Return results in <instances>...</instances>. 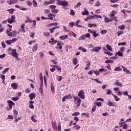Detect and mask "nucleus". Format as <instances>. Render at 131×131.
Returning a JSON list of instances; mask_svg holds the SVG:
<instances>
[{"instance_id": "nucleus-1", "label": "nucleus", "mask_w": 131, "mask_h": 131, "mask_svg": "<svg viewBox=\"0 0 131 131\" xmlns=\"http://www.w3.org/2000/svg\"><path fill=\"white\" fill-rule=\"evenodd\" d=\"M52 128L54 130L61 131V124L60 123L58 124L57 127V123L56 122H54V121H52Z\"/></svg>"}, {"instance_id": "nucleus-2", "label": "nucleus", "mask_w": 131, "mask_h": 131, "mask_svg": "<svg viewBox=\"0 0 131 131\" xmlns=\"http://www.w3.org/2000/svg\"><path fill=\"white\" fill-rule=\"evenodd\" d=\"M6 33L7 35V36H9L10 37H16L17 36V31L16 30L10 32L9 30H7L6 31Z\"/></svg>"}, {"instance_id": "nucleus-3", "label": "nucleus", "mask_w": 131, "mask_h": 131, "mask_svg": "<svg viewBox=\"0 0 131 131\" xmlns=\"http://www.w3.org/2000/svg\"><path fill=\"white\" fill-rule=\"evenodd\" d=\"M74 101L75 102V104H76V108L77 107H79L80 106V104L81 103V99H80L78 97H74Z\"/></svg>"}, {"instance_id": "nucleus-4", "label": "nucleus", "mask_w": 131, "mask_h": 131, "mask_svg": "<svg viewBox=\"0 0 131 131\" xmlns=\"http://www.w3.org/2000/svg\"><path fill=\"white\" fill-rule=\"evenodd\" d=\"M9 50H10V51H11V52L10 53V54H11V56H12V57H14V58H18V57L19 56V54H18V53H17L16 49H11L10 48H9Z\"/></svg>"}, {"instance_id": "nucleus-5", "label": "nucleus", "mask_w": 131, "mask_h": 131, "mask_svg": "<svg viewBox=\"0 0 131 131\" xmlns=\"http://www.w3.org/2000/svg\"><path fill=\"white\" fill-rule=\"evenodd\" d=\"M58 6H62L63 7H68L69 3L66 1H58L56 3Z\"/></svg>"}, {"instance_id": "nucleus-6", "label": "nucleus", "mask_w": 131, "mask_h": 131, "mask_svg": "<svg viewBox=\"0 0 131 131\" xmlns=\"http://www.w3.org/2000/svg\"><path fill=\"white\" fill-rule=\"evenodd\" d=\"M78 96L80 98V99H85V96L84 95V91L83 90H81L78 92Z\"/></svg>"}, {"instance_id": "nucleus-7", "label": "nucleus", "mask_w": 131, "mask_h": 131, "mask_svg": "<svg viewBox=\"0 0 131 131\" xmlns=\"http://www.w3.org/2000/svg\"><path fill=\"white\" fill-rule=\"evenodd\" d=\"M7 21L9 24H12L14 22H16V17L15 15H12L11 18L7 19Z\"/></svg>"}, {"instance_id": "nucleus-8", "label": "nucleus", "mask_w": 131, "mask_h": 131, "mask_svg": "<svg viewBox=\"0 0 131 131\" xmlns=\"http://www.w3.org/2000/svg\"><path fill=\"white\" fill-rule=\"evenodd\" d=\"M7 103L8 104V106L10 109L12 110V108H13V106H15V103H14V102L12 101L11 100H8ZM12 105L13 106H12Z\"/></svg>"}, {"instance_id": "nucleus-9", "label": "nucleus", "mask_w": 131, "mask_h": 131, "mask_svg": "<svg viewBox=\"0 0 131 131\" xmlns=\"http://www.w3.org/2000/svg\"><path fill=\"white\" fill-rule=\"evenodd\" d=\"M7 4H9L10 5L17 4L18 3V0H9L7 1Z\"/></svg>"}, {"instance_id": "nucleus-10", "label": "nucleus", "mask_w": 131, "mask_h": 131, "mask_svg": "<svg viewBox=\"0 0 131 131\" xmlns=\"http://www.w3.org/2000/svg\"><path fill=\"white\" fill-rule=\"evenodd\" d=\"M102 48L101 47H94L92 50H91V52H95V53H98L100 50H101Z\"/></svg>"}, {"instance_id": "nucleus-11", "label": "nucleus", "mask_w": 131, "mask_h": 131, "mask_svg": "<svg viewBox=\"0 0 131 131\" xmlns=\"http://www.w3.org/2000/svg\"><path fill=\"white\" fill-rule=\"evenodd\" d=\"M11 88H13V90H17L18 89V84L17 83H11Z\"/></svg>"}, {"instance_id": "nucleus-12", "label": "nucleus", "mask_w": 131, "mask_h": 131, "mask_svg": "<svg viewBox=\"0 0 131 131\" xmlns=\"http://www.w3.org/2000/svg\"><path fill=\"white\" fill-rule=\"evenodd\" d=\"M36 96L35 95V93H32L29 94V97L30 99V100H33L34 98H35Z\"/></svg>"}, {"instance_id": "nucleus-13", "label": "nucleus", "mask_w": 131, "mask_h": 131, "mask_svg": "<svg viewBox=\"0 0 131 131\" xmlns=\"http://www.w3.org/2000/svg\"><path fill=\"white\" fill-rule=\"evenodd\" d=\"M115 85H117L118 86H122V83L120 82L118 80H116V82L114 83Z\"/></svg>"}, {"instance_id": "nucleus-14", "label": "nucleus", "mask_w": 131, "mask_h": 131, "mask_svg": "<svg viewBox=\"0 0 131 131\" xmlns=\"http://www.w3.org/2000/svg\"><path fill=\"white\" fill-rule=\"evenodd\" d=\"M57 28H60V27L59 26L54 27L52 29H49L50 33H54V30H55V29H57Z\"/></svg>"}, {"instance_id": "nucleus-15", "label": "nucleus", "mask_w": 131, "mask_h": 131, "mask_svg": "<svg viewBox=\"0 0 131 131\" xmlns=\"http://www.w3.org/2000/svg\"><path fill=\"white\" fill-rule=\"evenodd\" d=\"M59 38H60V39H61L62 40H64V39H66L68 38V35H65L60 36L59 37Z\"/></svg>"}, {"instance_id": "nucleus-16", "label": "nucleus", "mask_w": 131, "mask_h": 131, "mask_svg": "<svg viewBox=\"0 0 131 131\" xmlns=\"http://www.w3.org/2000/svg\"><path fill=\"white\" fill-rule=\"evenodd\" d=\"M119 56V57H123V53L120 51H118V52H116L115 54V56Z\"/></svg>"}, {"instance_id": "nucleus-17", "label": "nucleus", "mask_w": 131, "mask_h": 131, "mask_svg": "<svg viewBox=\"0 0 131 131\" xmlns=\"http://www.w3.org/2000/svg\"><path fill=\"white\" fill-rule=\"evenodd\" d=\"M113 13L111 14L110 15V17H111V18H113V17H114V20H116V18L115 17V11H112Z\"/></svg>"}, {"instance_id": "nucleus-18", "label": "nucleus", "mask_w": 131, "mask_h": 131, "mask_svg": "<svg viewBox=\"0 0 131 131\" xmlns=\"http://www.w3.org/2000/svg\"><path fill=\"white\" fill-rule=\"evenodd\" d=\"M20 28L21 29V31H23V32H24V33H25L26 31H25V24H23V25H21L20 26Z\"/></svg>"}, {"instance_id": "nucleus-19", "label": "nucleus", "mask_w": 131, "mask_h": 131, "mask_svg": "<svg viewBox=\"0 0 131 131\" xmlns=\"http://www.w3.org/2000/svg\"><path fill=\"white\" fill-rule=\"evenodd\" d=\"M112 19H110L108 17H105L104 22L105 23H109V22H112Z\"/></svg>"}, {"instance_id": "nucleus-20", "label": "nucleus", "mask_w": 131, "mask_h": 131, "mask_svg": "<svg viewBox=\"0 0 131 131\" xmlns=\"http://www.w3.org/2000/svg\"><path fill=\"white\" fill-rule=\"evenodd\" d=\"M57 47H56V49H59V50H62V44L61 43H58L57 44Z\"/></svg>"}, {"instance_id": "nucleus-21", "label": "nucleus", "mask_w": 131, "mask_h": 131, "mask_svg": "<svg viewBox=\"0 0 131 131\" xmlns=\"http://www.w3.org/2000/svg\"><path fill=\"white\" fill-rule=\"evenodd\" d=\"M123 69V71L124 72H126V73H129L130 74H131V73L128 71V70H127V69L124 67H122Z\"/></svg>"}, {"instance_id": "nucleus-22", "label": "nucleus", "mask_w": 131, "mask_h": 131, "mask_svg": "<svg viewBox=\"0 0 131 131\" xmlns=\"http://www.w3.org/2000/svg\"><path fill=\"white\" fill-rule=\"evenodd\" d=\"M33 52H36L37 51V43L32 48Z\"/></svg>"}, {"instance_id": "nucleus-23", "label": "nucleus", "mask_w": 131, "mask_h": 131, "mask_svg": "<svg viewBox=\"0 0 131 131\" xmlns=\"http://www.w3.org/2000/svg\"><path fill=\"white\" fill-rule=\"evenodd\" d=\"M84 12H82V15L83 16H85V15H89V11L86 10V9H85Z\"/></svg>"}, {"instance_id": "nucleus-24", "label": "nucleus", "mask_w": 131, "mask_h": 131, "mask_svg": "<svg viewBox=\"0 0 131 131\" xmlns=\"http://www.w3.org/2000/svg\"><path fill=\"white\" fill-rule=\"evenodd\" d=\"M13 114L14 118H17V115H18V111H17L16 110H14Z\"/></svg>"}, {"instance_id": "nucleus-25", "label": "nucleus", "mask_w": 131, "mask_h": 131, "mask_svg": "<svg viewBox=\"0 0 131 131\" xmlns=\"http://www.w3.org/2000/svg\"><path fill=\"white\" fill-rule=\"evenodd\" d=\"M73 63L74 65H77L78 61H77V58H75L73 60Z\"/></svg>"}, {"instance_id": "nucleus-26", "label": "nucleus", "mask_w": 131, "mask_h": 131, "mask_svg": "<svg viewBox=\"0 0 131 131\" xmlns=\"http://www.w3.org/2000/svg\"><path fill=\"white\" fill-rule=\"evenodd\" d=\"M80 23V20H77L76 21V27H80V28H82V26L79 25V23Z\"/></svg>"}, {"instance_id": "nucleus-27", "label": "nucleus", "mask_w": 131, "mask_h": 131, "mask_svg": "<svg viewBox=\"0 0 131 131\" xmlns=\"http://www.w3.org/2000/svg\"><path fill=\"white\" fill-rule=\"evenodd\" d=\"M92 34H93L94 37H97V36H99V34L97 33L96 32V31H95V30L93 31Z\"/></svg>"}, {"instance_id": "nucleus-28", "label": "nucleus", "mask_w": 131, "mask_h": 131, "mask_svg": "<svg viewBox=\"0 0 131 131\" xmlns=\"http://www.w3.org/2000/svg\"><path fill=\"white\" fill-rule=\"evenodd\" d=\"M52 67H55L56 68H57V70H58V71H59V72H61L62 70L61 68H59L58 66L53 65Z\"/></svg>"}, {"instance_id": "nucleus-29", "label": "nucleus", "mask_w": 131, "mask_h": 131, "mask_svg": "<svg viewBox=\"0 0 131 131\" xmlns=\"http://www.w3.org/2000/svg\"><path fill=\"white\" fill-rule=\"evenodd\" d=\"M113 97L115 100V101H116V102H118V101L120 100V98H119L118 97V96H116V95H113Z\"/></svg>"}, {"instance_id": "nucleus-30", "label": "nucleus", "mask_w": 131, "mask_h": 131, "mask_svg": "<svg viewBox=\"0 0 131 131\" xmlns=\"http://www.w3.org/2000/svg\"><path fill=\"white\" fill-rule=\"evenodd\" d=\"M26 23H32V20L30 19L29 17L27 18V20H25Z\"/></svg>"}, {"instance_id": "nucleus-31", "label": "nucleus", "mask_w": 131, "mask_h": 131, "mask_svg": "<svg viewBox=\"0 0 131 131\" xmlns=\"http://www.w3.org/2000/svg\"><path fill=\"white\" fill-rule=\"evenodd\" d=\"M124 28H125V26H124V25H121L118 27V29H120V30H123Z\"/></svg>"}, {"instance_id": "nucleus-32", "label": "nucleus", "mask_w": 131, "mask_h": 131, "mask_svg": "<svg viewBox=\"0 0 131 131\" xmlns=\"http://www.w3.org/2000/svg\"><path fill=\"white\" fill-rule=\"evenodd\" d=\"M106 48L107 50H108V51L112 52V48H111V46H110V45H107L106 46Z\"/></svg>"}, {"instance_id": "nucleus-33", "label": "nucleus", "mask_w": 131, "mask_h": 131, "mask_svg": "<svg viewBox=\"0 0 131 131\" xmlns=\"http://www.w3.org/2000/svg\"><path fill=\"white\" fill-rule=\"evenodd\" d=\"M7 11L9 12V13L10 14H13V13H14V12H15V10L13 8H11V9L7 10Z\"/></svg>"}, {"instance_id": "nucleus-34", "label": "nucleus", "mask_w": 131, "mask_h": 131, "mask_svg": "<svg viewBox=\"0 0 131 131\" xmlns=\"http://www.w3.org/2000/svg\"><path fill=\"white\" fill-rule=\"evenodd\" d=\"M122 70V69L120 68V67H118L115 68L114 71H121Z\"/></svg>"}, {"instance_id": "nucleus-35", "label": "nucleus", "mask_w": 131, "mask_h": 131, "mask_svg": "<svg viewBox=\"0 0 131 131\" xmlns=\"http://www.w3.org/2000/svg\"><path fill=\"white\" fill-rule=\"evenodd\" d=\"M9 70H10V68H6V69L3 71V74H5L7 73V72H8V71H9Z\"/></svg>"}, {"instance_id": "nucleus-36", "label": "nucleus", "mask_w": 131, "mask_h": 131, "mask_svg": "<svg viewBox=\"0 0 131 131\" xmlns=\"http://www.w3.org/2000/svg\"><path fill=\"white\" fill-rule=\"evenodd\" d=\"M83 39H85V36L84 35L80 36L79 38V40H82Z\"/></svg>"}, {"instance_id": "nucleus-37", "label": "nucleus", "mask_w": 131, "mask_h": 131, "mask_svg": "<svg viewBox=\"0 0 131 131\" xmlns=\"http://www.w3.org/2000/svg\"><path fill=\"white\" fill-rule=\"evenodd\" d=\"M26 4L29 6V7H31V6H32V2L30 1H26Z\"/></svg>"}, {"instance_id": "nucleus-38", "label": "nucleus", "mask_w": 131, "mask_h": 131, "mask_svg": "<svg viewBox=\"0 0 131 131\" xmlns=\"http://www.w3.org/2000/svg\"><path fill=\"white\" fill-rule=\"evenodd\" d=\"M81 115H84L85 116H86V117H88V118L90 117V114L89 113H83L81 114Z\"/></svg>"}, {"instance_id": "nucleus-39", "label": "nucleus", "mask_w": 131, "mask_h": 131, "mask_svg": "<svg viewBox=\"0 0 131 131\" xmlns=\"http://www.w3.org/2000/svg\"><path fill=\"white\" fill-rule=\"evenodd\" d=\"M96 110H97V106L96 105H94L92 108V112L94 113Z\"/></svg>"}, {"instance_id": "nucleus-40", "label": "nucleus", "mask_w": 131, "mask_h": 131, "mask_svg": "<svg viewBox=\"0 0 131 131\" xmlns=\"http://www.w3.org/2000/svg\"><path fill=\"white\" fill-rule=\"evenodd\" d=\"M107 105L108 106H110V107L112 106H114V105L113 104V103H112L111 101H108Z\"/></svg>"}, {"instance_id": "nucleus-41", "label": "nucleus", "mask_w": 131, "mask_h": 131, "mask_svg": "<svg viewBox=\"0 0 131 131\" xmlns=\"http://www.w3.org/2000/svg\"><path fill=\"white\" fill-rule=\"evenodd\" d=\"M65 98L67 99H72L71 94H69L68 96H65Z\"/></svg>"}, {"instance_id": "nucleus-42", "label": "nucleus", "mask_w": 131, "mask_h": 131, "mask_svg": "<svg viewBox=\"0 0 131 131\" xmlns=\"http://www.w3.org/2000/svg\"><path fill=\"white\" fill-rule=\"evenodd\" d=\"M51 12L52 13H54V14H57V13H58L59 11L58 10V9H53L51 10Z\"/></svg>"}, {"instance_id": "nucleus-43", "label": "nucleus", "mask_w": 131, "mask_h": 131, "mask_svg": "<svg viewBox=\"0 0 131 131\" xmlns=\"http://www.w3.org/2000/svg\"><path fill=\"white\" fill-rule=\"evenodd\" d=\"M118 46H126V42H119L118 43Z\"/></svg>"}, {"instance_id": "nucleus-44", "label": "nucleus", "mask_w": 131, "mask_h": 131, "mask_svg": "<svg viewBox=\"0 0 131 131\" xmlns=\"http://www.w3.org/2000/svg\"><path fill=\"white\" fill-rule=\"evenodd\" d=\"M101 34H106L107 33V30H102L100 32Z\"/></svg>"}, {"instance_id": "nucleus-45", "label": "nucleus", "mask_w": 131, "mask_h": 131, "mask_svg": "<svg viewBox=\"0 0 131 131\" xmlns=\"http://www.w3.org/2000/svg\"><path fill=\"white\" fill-rule=\"evenodd\" d=\"M123 31H119L117 32V34L118 35V36H120V35H122V34H123Z\"/></svg>"}, {"instance_id": "nucleus-46", "label": "nucleus", "mask_w": 131, "mask_h": 131, "mask_svg": "<svg viewBox=\"0 0 131 131\" xmlns=\"http://www.w3.org/2000/svg\"><path fill=\"white\" fill-rule=\"evenodd\" d=\"M79 114H80V113H79V112H75L72 114V116H77L79 115Z\"/></svg>"}, {"instance_id": "nucleus-47", "label": "nucleus", "mask_w": 131, "mask_h": 131, "mask_svg": "<svg viewBox=\"0 0 131 131\" xmlns=\"http://www.w3.org/2000/svg\"><path fill=\"white\" fill-rule=\"evenodd\" d=\"M33 4L34 7H37V3L35 0H33Z\"/></svg>"}, {"instance_id": "nucleus-48", "label": "nucleus", "mask_w": 131, "mask_h": 131, "mask_svg": "<svg viewBox=\"0 0 131 131\" xmlns=\"http://www.w3.org/2000/svg\"><path fill=\"white\" fill-rule=\"evenodd\" d=\"M123 96H127L128 97V92L127 91H124L122 92Z\"/></svg>"}, {"instance_id": "nucleus-49", "label": "nucleus", "mask_w": 131, "mask_h": 131, "mask_svg": "<svg viewBox=\"0 0 131 131\" xmlns=\"http://www.w3.org/2000/svg\"><path fill=\"white\" fill-rule=\"evenodd\" d=\"M36 40H31L29 42V45H30V46H31L32 43H34V42H36Z\"/></svg>"}, {"instance_id": "nucleus-50", "label": "nucleus", "mask_w": 131, "mask_h": 131, "mask_svg": "<svg viewBox=\"0 0 131 131\" xmlns=\"http://www.w3.org/2000/svg\"><path fill=\"white\" fill-rule=\"evenodd\" d=\"M6 43L7 44V45H12V43H13L12 42V40H7L6 42Z\"/></svg>"}, {"instance_id": "nucleus-51", "label": "nucleus", "mask_w": 131, "mask_h": 131, "mask_svg": "<svg viewBox=\"0 0 131 131\" xmlns=\"http://www.w3.org/2000/svg\"><path fill=\"white\" fill-rule=\"evenodd\" d=\"M96 18H99L100 19H102V16H101V15L94 14V19H96Z\"/></svg>"}, {"instance_id": "nucleus-52", "label": "nucleus", "mask_w": 131, "mask_h": 131, "mask_svg": "<svg viewBox=\"0 0 131 131\" xmlns=\"http://www.w3.org/2000/svg\"><path fill=\"white\" fill-rule=\"evenodd\" d=\"M75 14V13L74 12V10L71 9V12L70 13V15H71L72 16H74Z\"/></svg>"}, {"instance_id": "nucleus-53", "label": "nucleus", "mask_w": 131, "mask_h": 131, "mask_svg": "<svg viewBox=\"0 0 131 131\" xmlns=\"http://www.w3.org/2000/svg\"><path fill=\"white\" fill-rule=\"evenodd\" d=\"M95 105H96V106H98V107H100L102 105V103L100 102H97L95 103Z\"/></svg>"}, {"instance_id": "nucleus-54", "label": "nucleus", "mask_w": 131, "mask_h": 131, "mask_svg": "<svg viewBox=\"0 0 131 131\" xmlns=\"http://www.w3.org/2000/svg\"><path fill=\"white\" fill-rule=\"evenodd\" d=\"M11 100H12V101H18V100H19V98L17 97H12Z\"/></svg>"}, {"instance_id": "nucleus-55", "label": "nucleus", "mask_w": 131, "mask_h": 131, "mask_svg": "<svg viewBox=\"0 0 131 131\" xmlns=\"http://www.w3.org/2000/svg\"><path fill=\"white\" fill-rule=\"evenodd\" d=\"M39 54L40 55V57L41 58H42L45 56L44 54H43V52H39Z\"/></svg>"}, {"instance_id": "nucleus-56", "label": "nucleus", "mask_w": 131, "mask_h": 131, "mask_svg": "<svg viewBox=\"0 0 131 131\" xmlns=\"http://www.w3.org/2000/svg\"><path fill=\"white\" fill-rule=\"evenodd\" d=\"M43 35H45V36H50V33L48 32H44Z\"/></svg>"}, {"instance_id": "nucleus-57", "label": "nucleus", "mask_w": 131, "mask_h": 131, "mask_svg": "<svg viewBox=\"0 0 131 131\" xmlns=\"http://www.w3.org/2000/svg\"><path fill=\"white\" fill-rule=\"evenodd\" d=\"M58 81H61V80H62V79H63V77L59 76L58 77H57Z\"/></svg>"}, {"instance_id": "nucleus-58", "label": "nucleus", "mask_w": 131, "mask_h": 131, "mask_svg": "<svg viewBox=\"0 0 131 131\" xmlns=\"http://www.w3.org/2000/svg\"><path fill=\"white\" fill-rule=\"evenodd\" d=\"M39 91L40 93H41V94H42V93H43V91L42 90V85L40 86Z\"/></svg>"}, {"instance_id": "nucleus-59", "label": "nucleus", "mask_w": 131, "mask_h": 131, "mask_svg": "<svg viewBox=\"0 0 131 131\" xmlns=\"http://www.w3.org/2000/svg\"><path fill=\"white\" fill-rule=\"evenodd\" d=\"M14 118V117H13V115H9L8 116V119H13Z\"/></svg>"}, {"instance_id": "nucleus-60", "label": "nucleus", "mask_w": 131, "mask_h": 131, "mask_svg": "<svg viewBox=\"0 0 131 131\" xmlns=\"http://www.w3.org/2000/svg\"><path fill=\"white\" fill-rule=\"evenodd\" d=\"M94 73L97 76L98 75H100V73H99V71L96 70V71H94Z\"/></svg>"}, {"instance_id": "nucleus-61", "label": "nucleus", "mask_w": 131, "mask_h": 131, "mask_svg": "<svg viewBox=\"0 0 131 131\" xmlns=\"http://www.w3.org/2000/svg\"><path fill=\"white\" fill-rule=\"evenodd\" d=\"M47 5H51V2L49 1V2H47L46 1L44 4H43V6H46Z\"/></svg>"}, {"instance_id": "nucleus-62", "label": "nucleus", "mask_w": 131, "mask_h": 131, "mask_svg": "<svg viewBox=\"0 0 131 131\" xmlns=\"http://www.w3.org/2000/svg\"><path fill=\"white\" fill-rule=\"evenodd\" d=\"M43 79H44V83L45 85H47V77H46V76H43Z\"/></svg>"}, {"instance_id": "nucleus-63", "label": "nucleus", "mask_w": 131, "mask_h": 131, "mask_svg": "<svg viewBox=\"0 0 131 131\" xmlns=\"http://www.w3.org/2000/svg\"><path fill=\"white\" fill-rule=\"evenodd\" d=\"M112 91L111 90L107 89V92H106V95H110L111 94Z\"/></svg>"}, {"instance_id": "nucleus-64", "label": "nucleus", "mask_w": 131, "mask_h": 131, "mask_svg": "<svg viewBox=\"0 0 131 131\" xmlns=\"http://www.w3.org/2000/svg\"><path fill=\"white\" fill-rule=\"evenodd\" d=\"M49 8H50V9H53V10H54L56 8V6L51 5V6H49Z\"/></svg>"}]
</instances>
